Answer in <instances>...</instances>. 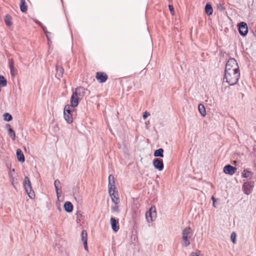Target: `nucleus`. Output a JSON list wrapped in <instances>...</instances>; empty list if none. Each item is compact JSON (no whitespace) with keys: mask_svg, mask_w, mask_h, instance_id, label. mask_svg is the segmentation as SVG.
Segmentation results:
<instances>
[{"mask_svg":"<svg viewBox=\"0 0 256 256\" xmlns=\"http://www.w3.org/2000/svg\"><path fill=\"white\" fill-rule=\"evenodd\" d=\"M86 89L82 86L76 88L73 92L70 98V104L72 106L76 107L79 103V101L83 98L85 94Z\"/></svg>","mask_w":256,"mask_h":256,"instance_id":"f257e3e1","label":"nucleus"},{"mask_svg":"<svg viewBox=\"0 0 256 256\" xmlns=\"http://www.w3.org/2000/svg\"><path fill=\"white\" fill-rule=\"evenodd\" d=\"M194 232L190 226L185 228L182 232V246L187 247L192 242Z\"/></svg>","mask_w":256,"mask_h":256,"instance_id":"f03ea898","label":"nucleus"},{"mask_svg":"<svg viewBox=\"0 0 256 256\" xmlns=\"http://www.w3.org/2000/svg\"><path fill=\"white\" fill-rule=\"evenodd\" d=\"M240 76V72H224V78L226 82L230 85L233 86L236 84Z\"/></svg>","mask_w":256,"mask_h":256,"instance_id":"7ed1b4c3","label":"nucleus"},{"mask_svg":"<svg viewBox=\"0 0 256 256\" xmlns=\"http://www.w3.org/2000/svg\"><path fill=\"white\" fill-rule=\"evenodd\" d=\"M236 71L240 72L238 62L234 58H230L228 60L226 64L224 72H236Z\"/></svg>","mask_w":256,"mask_h":256,"instance_id":"20e7f679","label":"nucleus"},{"mask_svg":"<svg viewBox=\"0 0 256 256\" xmlns=\"http://www.w3.org/2000/svg\"><path fill=\"white\" fill-rule=\"evenodd\" d=\"M24 186L28 196L31 199L34 198L35 197V194L32 188L31 182L28 176L24 177Z\"/></svg>","mask_w":256,"mask_h":256,"instance_id":"39448f33","label":"nucleus"},{"mask_svg":"<svg viewBox=\"0 0 256 256\" xmlns=\"http://www.w3.org/2000/svg\"><path fill=\"white\" fill-rule=\"evenodd\" d=\"M74 108L75 107L74 106H72L71 104L70 105H66L64 108V118L65 120L67 122L68 124H71L73 121L72 114H71V112L72 111V110H74Z\"/></svg>","mask_w":256,"mask_h":256,"instance_id":"423d86ee","label":"nucleus"},{"mask_svg":"<svg viewBox=\"0 0 256 256\" xmlns=\"http://www.w3.org/2000/svg\"><path fill=\"white\" fill-rule=\"evenodd\" d=\"M244 184L242 186V189L244 193L246 195L250 194L252 191L254 187V182L252 180L246 181L243 180Z\"/></svg>","mask_w":256,"mask_h":256,"instance_id":"0eeeda50","label":"nucleus"},{"mask_svg":"<svg viewBox=\"0 0 256 256\" xmlns=\"http://www.w3.org/2000/svg\"><path fill=\"white\" fill-rule=\"evenodd\" d=\"M146 220L148 222H152L154 220L153 218L156 217V212L155 208L152 207L150 209L149 211L146 212Z\"/></svg>","mask_w":256,"mask_h":256,"instance_id":"6e6552de","label":"nucleus"},{"mask_svg":"<svg viewBox=\"0 0 256 256\" xmlns=\"http://www.w3.org/2000/svg\"><path fill=\"white\" fill-rule=\"evenodd\" d=\"M238 32L242 36H245L248 32V28L246 24L244 22H241L239 24Z\"/></svg>","mask_w":256,"mask_h":256,"instance_id":"1a4fd4ad","label":"nucleus"},{"mask_svg":"<svg viewBox=\"0 0 256 256\" xmlns=\"http://www.w3.org/2000/svg\"><path fill=\"white\" fill-rule=\"evenodd\" d=\"M96 78L100 83H104L107 80L108 76L104 72H98L96 73Z\"/></svg>","mask_w":256,"mask_h":256,"instance_id":"9d476101","label":"nucleus"},{"mask_svg":"<svg viewBox=\"0 0 256 256\" xmlns=\"http://www.w3.org/2000/svg\"><path fill=\"white\" fill-rule=\"evenodd\" d=\"M152 163L156 169L160 171L164 169V164L162 160L159 158L154 159Z\"/></svg>","mask_w":256,"mask_h":256,"instance_id":"9b49d317","label":"nucleus"},{"mask_svg":"<svg viewBox=\"0 0 256 256\" xmlns=\"http://www.w3.org/2000/svg\"><path fill=\"white\" fill-rule=\"evenodd\" d=\"M81 240L84 243V248L86 250H88V234L86 230H83L81 234Z\"/></svg>","mask_w":256,"mask_h":256,"instance_id":"f8f14e48","label":"nucleus"},{"mask_svg":"<svg viewBox=\"0 0 256 256\" xmlns=\"http://www.w3.org/2000/svg\"><path fill=\"white\" fill-rule=\"evenodd\" d=\"M236 170V168L230 164L226 165L224 168V172L230 175H232Z\"/></svg>","mask_w":256,"mask_h":256,"instance_id":"ddd939ff","label":"nucleus"},{"mask_svg":"<svg viewBox=\"0 0 256 256\" xmlns=\"http://www.w3.org/2000/svg\"><path fill=\"white\" fill-rule=\"evenodd\" d=\"M114 181L113 180V204H120V200L118 192L115 190L116 188L114 185Z\"/></svg>","mask_w":256,"mask_h":256,"instance_id":"4468645a","label":"nucleus"},{"mask_svg":"<svg viewBox=\"0 0 256 256\" xmlns=\"http://www.w3.org/2000/svg\"><path fill=\"white\" fill-rule=\"evenodd\" d=\"M8 66L12 76H16L17 74V70L14 67V62L12 58L8 60Z\"/></svg>","mask_w":256,"mask_h":256,"instance_id":"2eb2a0df","label":"nucleus"},{"mask_svg":"<svg viewBox=\"0 0 256 256\" xmlns=\"http://www.w3.org/2000/svg\"><path fill=\"white\" fill-rule=\"evenodd\" d=\"M56 77L58 78H60L63 76L64 70L63 68L60 65H56Z\"/></svg>","mask_w":256,"mask_h":256,"instance_id":"dca6fc26","label":"nucleus"},{"mask_svg":"<svg viewBox=\"0 0 256 256\" xmlns=\"http://www.w3.org/2000/svg\"><path fill=\"white\" fill-rule=\"evenodd\" d=\"M253 172L248 169H244L242 174V176L243 178H246L248 180H251L253 176Z\"/></svg>","mask_w":256,"mask_h":256,"instance_id":"f3484780","label":"nucleus"},{"mask_svg":"<svg viewBox=\"0 0 256 256\" xmlns=\"http://www.w3.org/2000/svg\"><path fill=\"white\" fill-rule=\"evenodd\" d=\"M6 126L8 128L10 137L12 140H16V134L14 131L11 128L10 124H7Z\"/></svg>","mask_w":256,"mask_h":256,"instance_id":"a211bd4d","label":"nucleus"},{"mask_svg":"<svg viewBox=\"0 0 256 256\" xmlns=\"http://www.w3.org/2000/svg\"><path fill=\"white\" fill-rule=\"evenodd\" d=\"M16 156L18 160L21 162H24L25 160L24 156L20 148L16 150Z\"/></svg>","mask_w":256,"mask_h":256,"instance_id":"6ab92c4d","label":"nucleus"},{"mask_svg":"<svg viewBox=\"0 0 256 256\" xmlns=\"http://www.w3.org/2000/svg\"><path fill=\"white\" fill-rule=\"evenodd\" d=\"M64 208L67 212H70L73 210V206L70 202H66L64 205Z\"/></svg>","mask_w":256,"mask_h":256,"instance_id":"aec40b11","label":"nucleus"},{"mask_svg":"<svg viewBox=\"0 0 256 256\" xmlns=\"http://www.w3.org/2000/svg\"><path fill=\"white\" fill-rule=\"evenodd\" d=\"M205 12L208 16H210L213 13V8L210 2H207L205 6Z\"/></svg>","mask_w":256,"mask_h":256,"instance_id":"412c9836","label":"nucleus"},{"mask_svg":"<svg viewBox=\"0 0 256 256\" xmlns=\"http://www.w3.org/2000/svg\"><path fill=\"white\" fill-rule=\"evenodd\" d=\"M20 10L23 12H26L28 7L26 4L25 0H20Z\"/></svg>","mask_w":256,"mask_h":256,"instance_id":"4be33fe9","label":"nucleus"},{"mask_svg":"<svg viewBox=\"0 0 256 256\" xmlns=\"http://www.w3.org/2000/svg\"><path fill=\"white\" fill-rule=\"evenodd\" d=\"M164 150L162 148H160L158 150H156L154 154V156L155 157H160V158H163L164 157Z\"/></svg>","mask_w":256,"mask_h":256,"instance_id":"5701e85b","label":"nucleus"},{"mask_svg":"<svg viewBox=\"0 0 256 256\" xmlns=\"http://www.w3.org/2000/svg\"><path fill=\"white\" fill-rule=\"evenodd\" d=\"M119 228L118 220L113 218V230L116 232Z\"/></svg>","mask_w":256,"mask_h":256,"instance_id":"b1692460","label":"nucleus"},{"mask_svg":"<svg viewBox=\"0 0 256 256\" xmlns=\"http://www.w3.org/2000/svg\"><path fill=\"white\" fill-rule=\"evenodd\" d=\"M4 22L8 26H11L12 25V18L9 14H6L5 16Z\"/></svg>","mask_w":256,"mask_h":256,"instance_id":"393cba45","label":"nucleus"},{"mask_svg":"<svg viewBox=\"0 0 256 256\" xmlns=\"http://www.w3.org/2000/svg\"><path fill=\"white\" fill-rule=\"evenodd\" d=\"M198 111L202 116H204L206 114V109L204 106L202 104H200L198 106Z\"/></svg>","mask_w":256,"mask_h":256,"instance_id":"a878e982","label":"nucleus"},{"mask_svg":"<svg viewBox=\"0 0 256 256\" xmlns=\"http://www.w3.org/2000/svg\"><path fill=\"white\" fill-rule=\"evenodd\" d=\"M54 185L56 188L58 197H59L58 188H60V182L58 180H56L54 182Z\"/></svg>","mask_w":256,"mask_h":256,"instance_id":"bb28decb","label":"nucleus"},{"mask_svg":"<svg viewBox=\"0 0 256 256\" xmlns=\"http://www.w3.org/2000/svg\"><path fill=\"white\" fill-rule=\"evenodd\" d=\"M112 176V174H110L108 176V193H109V194H110V196L111 198L112 199V184L111 183V182H110V178H111V176Z\"/></svg>","mask_w":256,"mask_h":256,"instance_id":"cd10ccee","label":"nucleus"},{"mask_svg":"<svg viewBox=\"0 0 256 256\" xmlns=\"http://www.w3.org/2000/svg\"><path fill=\"white\" fill-rule=\"evenodd\" d=\"M74 199L78 202H82V196L80 194L79 192H74Z\"/></svg>","mask_w":256,"mask_h":256,"instance_id":"c85d7f7f","label":"nucleus"},{"mask_svg":"<svg viewBox=\"0 0 256 256\" xmlns=\"http://www.w3.org/2000/svg\"><path fill=\"white\" fill-rule=\"evenodd\" d=\"M0 85L4 87L7 85V81L5 78L2 75H0Z\"/></svg>","mask_w":256,"mask_h":256,"instance_id":"c756f323","label":"nucleus"},{"mask_svg":"<svg viewBox=\"0 0 256 256\" xmlns=\"http://www.w3.org/2000/svg\"><path fill=\"white\" fill-rule=\"evenodd\" d=\"M4 119L6 122H10L12 120V117L10 114L6 113L4 114Z\"/></svg>","mask_w":256,"mask_h":256,"instance_id":"7c9ffc66","label":"nucleus"},{"mask_svg":"<svg viewBox=\"0 0 256 256\" xmlns=\"http://www.w3.org/2000/svg\"><path fill=\"white\" fill-rule=\"evenodd\" d=\"M120 204H113V212H120Z\"/></svg>","mask_w":256,"mask_h":256,"instance_id":"2f4dec72","label":"nucleus"},{"mask_svg":"<svg viewBox=\"0 0 256 256\" xmlns=\"http://www.w3.org/2000/svg\"><path fill=\"white\" fill-rule=\"evenodd\" d=\"M230 238L232 242L235 244L236 242V234L234 232H232L231 234Z\"/></svg>","mask_w":256,"mask_h":256,"instance_id":"473e14b6","label":"nucleus"},{"mask_svg":"<svg viewBox=\"0 0 256 256\" xmlns=\"http://www.w3.org/2000/svg\"><path fill=\"white\" fill-rule=\"evenodd\" d=\"M76 215L77 216V218L79 219V220H80V218L82 217V213L81 211H78L76 213Z\"/></svg>","mask_w":256,"mask_h":256,"instance_id":"72a5a7b5","label":"nucleus"},{"mask_svg":"<svg viewBox=\"0 0 256 256\" xmlns=\"http://www.w3.org/2000/svg\"><path fill=\"white\" fill-rule=\"evenodd\" d=\"M168 8H169V10H170L172 14L174 15V9L173 6L172 5H170V4L168 5Z\"/></svg>","mask_w":256,"mask_h":256,"instance_id":"f704fd0d","label":"nucleus"},{"mask_svg":"<svg viewBox=\"0 0 256 256\" xmlns=\"http://www.w3.org/2000/svg\"><path fill=\"white\" fill-rule=\"evenodd\" d=\"M217 8H218V10H220V11H222V10H224V6H222V4H218V6H217Z\"/></svg>","mask_w":256,"mask_h":256,"instance_id":"c9c22d12","label":"nucleus"},{"mask_svg":"<svg viewBox=\"0 0 256 256\" xmlns=\"http://www.w3.org/2000/svg\"><path fill=\"white\" fill-rule=\"evenodd\" d=\"M150 115V114L149 112H144L142 116L143 118L145 120Z\"/></svg>","mask_w":256,"mask_h":256,"instance_id":"e433bc0d","label":"nucleus"},{"mask_svg":"<svg viewBox=\"0 0 256 256\" xmlns=\"http://www.w3.org/2000/svg\"><path fill=\"white\" fill-rule=\"evenodd\" d=\"M10 178L11 184L14 186V187H15L14 186V178L12 177V174H10Z\"/></svg>","mask_w":256,"mask_h":256,"instance_id":"4c0bfd02","label":"nucleus"},{"mask_svg":"<svg viewBox=\"0 0 256 256\" xmlns=\"http://www.w3.org/2000/svg\"><path fill=\"white\" fill-rule=\"evenodd\" d=\"M40 26L42 28L45 34H46V33H49V32L47 30V29L45 26H44L43 24H42V26Z\"/></svg>","mask_w":256,"mask_h":256,"instance_id":"58836bf2","label":"nucleus"},{"mask_svg":"<svg viewBox=\"0 0 256 256\" xmlns=\"http://www.w3.org/2000/svg\"><path fill=\"white\" fill-rule=\"evenodd\" d=\"M35 22H36V24H38L39 26H42V24L40 22H39L38 20H35Z\"/></svg>","mask_w":256,"mask_h":256,"instance_id":"ea45409f","label":"nucleus"},{"mask_svg":"<svg viewBox=\"0 0 256 256\" xmlns=\"http://www.w3.org/2000/svg\"><path fill=\"white\" fill-rule=\"evenodd\" d=\"M190 256H199L197 253L196 252H192L191 254H190Z\"/></svg>","mask_w":256,"mask_h":256,"instance_id":"a19ab883","label":"nucleus"},{"mask_svg":"<svg viewBox=\"0 0 256 256\" xmlns=\"http://www.w3.org/2000/svg\"><path fill=\"white\" fill-rule=\"evenodd\" d=\"M212 200L213 201V206H214L216 207V205H214V203L216 202L214 198V196H212Z\"/></svg>","mask_w":256,"mask_h":256,"instance_id":"79ce46f5","label":"nucleus"},{"mask_svg":"<svg viewBox=\"0 0 256 256\" xmlns=\"http://www.w3.org/2000/svg\"><path fill=\"white\" fill-rule=\"evenodd\" d=\"M50 34V32H49V33H46V36L48 40H49V35Z\"/></svg>","mask_w":256,"mask_h":256,"instance_id":"37998d69","label":"nucleus"},{"mask_svg":"<svg viewBox=\"0 0 256 256\" xmlns=\"http://www.w3.org/2000/svg\"><path fill=\"white\" fill-rule=\"evenodd\" d=\"M110 224L111 226H112V217L110 218Z\"/></svg>","mask_w":256,"mask_h":256,"instance_id":"c03bdc74","label":"nucleus"}]
</instances>
